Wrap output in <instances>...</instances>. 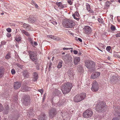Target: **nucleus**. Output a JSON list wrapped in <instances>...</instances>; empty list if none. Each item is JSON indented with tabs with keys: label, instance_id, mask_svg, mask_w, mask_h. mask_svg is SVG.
<instances>
[{
	"label": "nucleus",
	"instance_id": "nucleus-47",
	"mask_svg": "<svg viewBox=\"0 0 120 120\" xmlns=\"http://www.w3.org/2000/svg\"><path fill=\"white\" fill-rule=\"evenodd\" d=\"M75 14V16H76L77 17H79V14L78 12L77 11H76L74 14Z\"/></svg>",
	"mask_w": 120,
	"mask_h": 120
},
{
	"label": "nucleus",
	"instance_id": "nucleus-3",
	"mask_svg": "<svg viewBox=\"0 0 120 120\" xmlns=\"http://www.w3.org/2000/svg\"><path fill=\"white\" fill-rule=\"evenodd\" d=\"M64 23V26L66 28H72L75 24L73 21L71 19L65 20Z\"/></svg>",
	"mask_w": 120,
	"mask_h": 120
},
{
	"label": "nucleus",
	"instance_id": "nucleus-45",
	"mask_svg": "<svg viewBox=\"0 0 120 120\" xmlns=\"http://www.w3.org/2000/svg\"><path fill=\"white\" fill-rule=\"evenodd\" d=\"M15 70L13 69H12L11 71V72L12 75L14 74L15 73Z\"/></svg>",
	"mask_w": 120,
	"mask_h": 120
},
{
	"label": "nucleus",
	"instance_id": "nucleus-30",
	"mask_svg": "<svg viewBox=\"0 0 120 120\" xmlns=\"http://www.w3.org/2000/svg\"><path fill=\"white\" fill-rule=\"evenodd\" d=\"M56 4L59 7H60L62 8H64V6L61 2H56Z\"/></svg>",
	"mask_w": 120,
	"mask_h": 120
},
{
	"label": "nucleus",
	"instance_id": "nucleus-25",
	"mask_svg": "<svg viewBox=\"0 0 120 120\" xmlns=\"http://www.w3.org/2000/svg\"><path fill=\"white\" fill-rule=\"evenodd\" d=\"M117 78L115 76H112L111 81L112 82V83H116L117 80Z\"/></svg>",
	"mask_w": 120,
	"mask_h": 120
},
{
	"label": "nucleus",
	"instance_id": "nucleus-53",
	"mask_svg": "<svg viewBox=\"0 0 120 120\" xmlns=\"http://www.w3.org/2000/svg\"><path fill=\"white\" fill-rule=\"evenodd\" d=\"M76 40L77 41H79L80 42H82V40L80 38H76Z\"/></svg>",
	"mask_w": 120,
	"mask_h": 120
},
{
	"label": "nucleus",
	"instance_id": "nucleus-40",
	"mask_svg": "<svg viewBox=\"0 0 120 120\" xmlns=\"http://www.w3.org/2000/svg\"><path fill=\"white\" fill-rule=\"evenodd\" d=\"M4 109V107L3 105L0 103V112L2 111Z\"/></svg>",
	"mask_w": 120,
	"mask_h": 120
},
{
	"label": "nucleus",
	"instance_id": "nucleus-28",
	"mask_svg": "<svg viewBox=\"0 0 120 120\" xmlns=\"http://www.w3.org/2000/svg\"><path fill=\"white\" fill-rule=\"evenodd\" d=\"M4 69L3 68H0V78L4 74Z\"/></svg>",
	"mask_w": 120,
	"mask_h": 120
},
{
	"label": "nucleus",
	"instance_id": "nucleus-34",
	"mask_svg": "<svg viewBox=\"0 0 120 120\" xmlns=\"http://www.w3.org/2000/svg\"><path fill=\"white\" fill-rule=\"evenodd\" d=\"M63 63V61H60L58 65L57 66V68H61L62 66V64Z\"/></svg>",
	"mask_w": 120,
	"mask_h": 120
},
{
	"label": "nucleus",
	"instance_id": "nucleus-54",
	"mask_svg": "<svg viewBox=\"0 0 120 120\" xmlns=\"http://www.w3.org/2000/svg\"><path fill=\"white\" fill-rule=\"evenodd\" d=\"M115 35L116 37H120V32L116 34Z\"/></svg>",
	"mask_w": 120,
	"mask_h": 120
},
{
	"label": "nucleus",
	"instance_id": "nucleus-13",
	"mask_svg": "<svg viewBox=\"0 0 120 120\" xmlns=\"http://www.w3.org/2000/svg\"><path fill=\"white\" fill-rule=\"evenodd\" d=\"M33 81L34 82L37 81L38 78V74L37 72H34L32 74Z\"/></svg>",
	"mask_w": 120,
	"mask_h": 120
},
{
	"label": "nucleus",
	"instance_id": "nucleus-44",
	"mask_svg": "<svg viewBox=\"0 0 120 120\" xmlns=\"http://www.w3.org/2000/svg\"><path fill=\"white\" fill-rule=\"evenodd\" d=\"M72 16L74 18L77 20L78 21L79 19V17L77 18L76 17L75 14H73Z\"/></svg>",
	"mask_w": 120,
	"mask_h": 120
},
{
	"label": "nucleus",
	"instance_id": "nucleus-6",
	"mask_svg": "<svg viewBox=\"0 0 120 120\" xmlns=\"http://www.w3.org/2000/svg\"><path fill=\"white\" fill-rule=\"evenodd\" d=\"M113 108L114 109V114L116 116V117L113 118L112 120H120V113L118 111V110L120 111V107H119V108L115 107Z\"/></svg>",
	"mask_w": 120,
	"mask_h": 120
},
{
	"label": "nucleus",
	"instance_id": "nucleus-59",
	"mask_svg": "<svg viewBox=\"0 0 120 120\" xmlns=\"http://www.w3.org/2000/svg\"><path fill=\"white\" fill-rule=\"evenodd\" d=\"M6 43V42L4 41H2L1 42V44L2 45H5Z\"/></svg>",
	"mask_w": 120,
	"mask_h": 120
},
{
	"label": "nucleus",
	"instance_id": "nucleus-36",
	"mask_svg": "<svg viewBox=\"0 0 120 120\" xmlns=\"http://www.w3.org/2000/svg\"><path fill=\"white\" fill-rule=\"evenodd\" d=\"M10 57V54L9 53H8L5 56V58L7 59H9Z\"/></svg>",
	"mask_w": 120,
	"mask_h": 120
},
{
	"label": "nucleus",
	"instance_id": "nucleus-15",
	"mask_svg": "<svg viewBox=\"0 0 120 120\" xmlns=\"http://www.w3.org/2000/svg\"><path fill=\"white\" fill-rule=\"evenodd\" d=\"M77 95L79 98L80 101L84 100L86 97V94L84 93H82L80 94Z\"/></svg>",
	"mask_w": 120,
	"mask_h": 120
},
{
	"label": "nucleus",
	"instance_id": "nucleus-18",
	"mask_svg": "<svg viewBox=\"0 0 120 120\" xmlns=\"http://www.w3.org/2000/svg\"><path fill=\"white\" fill-rule=\"evenodd\" d=\"M23 25V27L25 28L26 30L29 31L31 30V27L29 24L24 23Z\"/></svg>",
	"mask_w": 120,
	"mask_h": 120
},
{
	"label": "nucleus",
	"instance_id": "nucleus-29",
	"mask_svg": "<svg viewBox=\"0 0 120 120\" xmlns=\"http://www.w3.org/2000/svg\"><path fill=\"white\" fill-rule=\"evenodd\" d=\"M9 109V108L8 105L6 106L4 109V113L5 114H7L8 113V110Z\"/></svg>",
	"mask_w": 120,
	"mask_h": 120
},
{
	"label": "nucleus",
	"instance_id": "nucleus-43",
	"mask_svg": "<svg viewBox=\"0 0 120 120\" xmlns=\"http://www.w3.org/2000/svg\"><path fill=\"white\" fill-rule=\"evenodd\" d=\"M35 64L36 66L37 70H39V67L40 66V64H39V63H35Z\"/></svg>",
	"mask_w": 120,
	"mask_h": 120
},
{
	"label": "nucleus",
	"instance_id": "nucleus-9",
	"mask_svg": "<svg viewBox=\"0 0 120 120\" xmlns=\"http://www.w3.org/2000/svg\"><path fill=\"white\" fill-rule=\"evenodd\" d=\"M99 89V86L98 82L95 80H94L93 83L91 90L93 91H97Z\"/></svg>",
	"mask_w": 120,
	"mask_h": 120
},
{
	"label": "nucleus",
	"instance_id": "nucleus-58",
	"mask_svg": "<svg viewBox=\"0 0 120 120\" xmlns=\"http://www.w3.org/2000/svg\"><path fill=\"white\" fill-rule=\"evenodd\" d=\"M45 97H46V95L45 94H44V95L43 98V100H42L43 101H44L45 100Z\"/></svg>",
	"mask_w": 120,
	"mask_h": 120
},
{
	"label": "nucleus",
	"instance_id": "nucleus-32",
	"mask_svg": "<svg viewBox=\"0 0 120 120\" xmlns=\"http://www.w3.org/2000/svg\"><path fill=\"white\" fill-rule=\"evenodd\" d=\"M21 38L19 36H17L15 38V40L17 42H19L21 40Z\"/></svg>",
	"mask_w": 120,
	"mask_h": 120
},
{
	"label": "nucleus",
	"instance_id": "nucleus-5",
	"mask_svg": "<svg viewBox=\"0 0 120 120\" xmlns=\"http://www.w3.org/2000/svg\"><path fill=\"white\" fill-rule=\"evenodd\" d=\"M28 52L29 54L30 59L33 61L36 62L37 61V58L36 52L30 50Z\"/></svg>",
	"mask_w": 120,
	"mask_h": 120
},
{
	"label": "nucleus",
	"instance_id": "nucleus-19",
	"mask_svg": "<svg viewBox=\"0 0 120 120\" xmlns=\"http://www.w3.org/2000/svg\"><path fill=\"white\" fill-rule=\"evenodd\" d=\"M37 19L33 16L30 17L29 19V22L31 23H33L37 21Z\"/></svg>",
	"mask_w": 120,
	"mask_h": 120
},
{
	"label": "nucleus",
	"instance_id": "nucleus-60",
	"mask_svg": "<svg viewBox=\"0 0 120 120\" xmlns=\"http://www.w3.org/2000/svg\"><path fill=\"white\" fill-rule=\"evenodd\" d=\"M60 38H59L58 37L56 36V40L59 41L60 40Z\"/></svg>",
	"mask_w": 120,
	"mask_h": 120
},
{
	"label": "nucleus",
	"instance_id": "nucleus-2",
	"mask_svg": "<svg viewBox=\"0 0 120 120\" xmlns=\"http://www.w3.org/2000/svg\"><path fill=\"white\" fill-rule=\"evenodd\" d=\"M106 106L104 102H101L98 103L96 106V110L98 112L103 111L105 109Z\"/></svg>",
	"mask_w": 120,
	"mask_h": 120
},
{
	"label": "nucleus",
	"instance_id": "nucleus-7",
	"mask_svg": "<svg viewBox=\"0 0 120 120\" xmlns=\"http://www.w3.org/2000/svg\"><path fill=\"white\" fill-rule=\"evenodd\" d=\"M85 66L88 69L91 68L95 66V63L93 61L87 60L85 61Z\"/></svg>",
	"mask_w": 120,
	"mask_h": 120
},
{
	"label": "nucleus",
	"instance_id": "nucleus-55",
	"mask_svg": "<svg viewBox=\"0 0 120 120\" xmlns=\"http://www.w3.org/2000/svg\"><path fill=\"white\" fill-rule=\"evenodd\" d=\"M51 22L54 25H56L57 24V23L55 21H52Z\"/></svg>",
	"mask_w": 120,
	"mask_h": 120
},
{
	"label": "nucleus",
	"instance_id": "nucleus-17",
	"mask_svg": "<svg viewBox=\"0 0 120 120\" xmlns=\"http://www.w3.org/2000/svg\"><path fill=\"white\" fill-rule=\"evenodd\" d=\"M100 75V73L98 72H96L93 73L91 75V78L93 79H96Z\"/></svg>",
	"mask_w": 120,
	"mask_h": 120
},
{
	"label": "nucleus",
	"instance_id": "nucleus-16",
	"mask_svg": "<svg viewBox=\"0 0 120 120\" xmlns=\"http://www.w3.org/2000/svg\"><path fill=\"white\" fill-rule=\"evenodd\" d=\"M65 59L67 62L71 63L72 60V58L71 55L69 54H67L65 56Z\"/></svg>",
	"mask_w": 120,
	"mask_h": 120
},
{
	"label": "nucleus",
	"instance_id": "nucleus-64",
	"mask_svg": "<svg viewBox=\"0 0 120 120\" xmlns=\"http://www.w3.org/2000/svg\"><path fill=\"white\" fill-rule=\"evenodd\" d=\"M34 5L35 6V8H38V5L36 4H35Z\"/></svg>",
	"mask_w": 120,
	"mask_h": 120
},
{
	"label": "nucleus",
	"instance_id": "nucleus-14",
	"mask_svg": "<svg viewBox=\"0 0 120 120\" xmlns=\"http://www.w3.org/2000/svg\"><path fill=\"white\" fill-rule=\"evenodd\" d=\"M22 83L19 82H15L14 83V88L15 90H17L19 88L21 85Z\"/></svg>",
	"mask_w": 120,
	"mask_h": 120
},
{
	"label": "nucleus",
	"instance_id": "nucleus-8",
	"mask_svg": "<svg viewBox=\"0 0 120 120\" xmlns=\"http://www.w3.org/2000/svg\"><path fill=\"white\" fill-rule=\"evenodd\" d=\"M93 114L92 111L90 109H89L86 110L83 113V116L86 118H88L91 117Z\"/></svg>",
	"mask_w": 120,
	"mask_h": 120
},
{
	"label": "nucleus",
	"instance_id": "nucleus-38",
	"mask_svg": "<svg viewBox=\"0 0 120 120\" xmlns=\"http://www.w3.org/2000/svg\"><path fill=\"white\" fill-rule=\"evenodd\" d=\"M111 4V2L109 1H107L105 3V5L107 7L109 6V5Z\"/></svg>",
	"mask_w": 120,
	"mask_h": 120
},
{
	"label": "nucleus",
	"instance_id": "nucleus-63",
	"mask_svg": "<svg viewBox=\"0 0 120 120\" xmlns=\"http://www.w3.org/2000/svg\"><path fill=\"white\" fill-rule=\"evenodd\" d=\"M115 56L117 57L118 58H120V56L119 55H115Z\"/></svg>",
	"mask_w": 120,
	"mask_h": 120
},
{
	"label": "nucleus",
	"instance_id": "nucleus-10",
	"mask_svg": "<svg viewBox=\"0 0 120 120\" xmlns=\"http://www.w3.org/2000/svg\"><path fill=\"white\" fill-rule=\"evenodd\" d=\"M49 115L50 117L52 119L53 118L56 114V109L54 108H52L51 109L49 112Z\"/></svg>",
	"mask_w": 120,
	"mask_h": 120
},
{
	"label": "nucleus",
	"instance_id": "nucleus-56",
	"mask_svg": "<svg viewBox=\"0 0 120 120\" xmlns=\"http://www.w3.org/2000/svg\"><path fill=\"white\" fill-rule=\"evenodd\" d=\"M73 52L74 54H77L78 53V52L77 50H74Z\"/></svg>",
	"mask_w": 120,
	"mask_h": 120
},
{
	"label": "nucleus",
	"instance_id": "nucleus-37",
	"mask_svg": "<svg viewBox=\"0 0 120 120\" xmlns=\"http://www.w3.org/2000/svg\"><path fill=\"white\" fill-rule=\"evenodd\" d=\"M16 67L19 69H20L22 68V65L19 64H17L16 65Z\"/></svg>",
	"mask_w": 120,
	"mask_h": 120
},
{
	"label": "nucleus",
	"instance_id": "nucleus-20",
	"mask_svg": "<svg viewBox=\"0 0 120 120\" xmlns=\"http://www.w3.org/2000/svg\"><path fill=\"white\" fill-rule=\"evenodd\" d=\"M21 88L22 90L23 91H27L30 90V87H28L26 86H22Z\"/></svg>",
	"mask_w": 120,
	"mask_h": 120
},
{
	"label": "nucleus",
	"instance_id": "nucleus-33",
	"mask_svg": "<svg viewBox=\"0 0 120 120\" xmlns=\"http://www.w3.org/2000/svg\"><path fill=\"white\" fill-rule=\"evenodd\" d=\"M47 37L56 40V36H54L52 35H49L47 36Z\"/></svg>",
	"mask_w": 120,
	"mask_h": 120
},
{
	"label": "nucleus",
	"instance_id": "nucleus-39",
	"mask_svg": "<svg viewBox=\"0 0 120 120\" xmlns=\"http://www.w3.org/2000/svg\"><path fill=\"white\" fill-rule=\"evenodd\" d=\"M60 92L58 90H56L54 92V93L56 95H58L60 93Z\"/></svg>",
	"mask_w": 120,
	"mask_h": 120
},
{
	"label": "nucleus",
	"instance_id": "nucleus-35",
	"mask_svg": "<svg viewBox=\"0 0 120 120\" xmlns=\"http://www.w3.org/2000/svg\"><path fill=\"white\" fill-rule=\"evenodd\" d=\"M110 29L112 31H114L116 30L115 26L112 24L111 25Z\"/></svg>",
	"mask_w": 120,
	"mask_h": 120
},
{
	"label": "nucleus",
	"instance_id": "nucleus-57",
	"mask_svg": "<svg viewBox=\"0 0 120 120\" xmlns=\"http://www.w3.org/2000/svg\"><path fill=\"white\" fill-rule=\"evenodd\" d=\"M28 40L30 41H32V39L30 37H28Z\"/></svg>",
	"mask_w": 120,
	"mask_h": 120
},
{
	"label": "nucleus",
	"instance_id": "nucleus-11",
	"mask_svg": "<svg viewBox=\"0 0 120 120\" xmlns=\"http://www.w3.org/2000/svg\"><path fill=\"white\" fill-rule=\"evenodd\" d=\"M84 33L86 34H89L92 32V29L90 27L88 26H85L84 28Z\"/></svg>",
	"mask_w": 120,
	"mask_h": 120
},
{
	"label": "nucleus",
	"instance_id": "nucleus-52",
	"mask_svg": "<svg viewBox=\"0 0 120 120\" xmlns=\"http://www.w3.org/2000/svg\"><path fill=\"white\" fill-rule=\"evenodd\" d=\"M38 91L40 92L42 94L43 92V89H42L41 90H38Z\"/></svg>",
	"mask_w": 120,
	"mask_h": 120
},
{
	"label": "nucleus",
	"instance_id": "nucleus-61",
	"mask_svg": "<svg viewBox=\"0 0 120 120\" xmlns=\"http://www.w3.org/2000/svg\"><path fill=\"white\" fill-rule=\"evenodd\" d=\"M36 4V2L34 1H32V4L33 5H34Z\"/></svg>",
	"mask_w": 120,
	"mask_h": 120
},
{
	"label": "nucleus",
	"instance_id": "nucleus-31",
	"mask_svg": "<svg viewBox=\"0 0 120 120\" xmlns=\"http://www.w3.org/2000/svg\"><path fill=\"white\" fill-rule=\"evenodd\" d=\"M18 118V116H15L14 117H13L12 118L11 120H9V119H5L4 120H17Z\"/></svg>",
	"mask_w": 120,
	"mask_h": 120
},
{
	"label": "nucleus",
	"instance_id": "nucleus-48",
	"mask_svg": "<svg viewBox=\"0 0 120 120\" xmlns=\"http://www.w3.org/2000/svg\"><path fill=\"white\" fill-rule=\"evenodd\" d=\"M111 47L110 46H108L106 48V50L108 52H109L110 50Z\"/></svg>",
	"mask_w": 120,
	"mask_h": 120
},
{
	"label": "nucleus",
	"instance_id": "nucleus-24",
	"mask_svg": "<svg viewBox=\"0 0 120 120\" xmlns=\"http://www.w3.org/2000/svg\"><path fill=\"white\" fill-rule=\"evenodd\" d=\"M80 58L79 57H77L75 58L74 59V61L75 65H77L78 63L80 61Z\"/></svg>",
	"mask_w": 120,
	"mask_h": 120
},
{
	"label": "nucleus",
	"instance_id": "nucleus-4",
	"mask_svg": "<svg viewBox=\"0 0 120 120\" xmlns=\"http://www.w3.org/2000/svg\"><path fill=\"white\" fill-rule=\"evenodd\" d=\"M30 98L29 95H25L22 100V104L24 105H27L30 104Z\"/></svg>",
	"mask_w": 120,
	"mask_h": 120
},
{
	"label": "nucleus",
	"instance_id": "nucleus-27",
	"mask_svg": "<svg viewBox=\"0 0 120 120\" xmlns=\"http://www.w3.org/2000/svg\"><path fill=\"white\" fill-rule=\"evenodd\" d=\"M32 110L30 109L28 111V112H27V116L30 117L32 116Z\"/></svg>",
	"mask_w": 120,
	"mask_h": 120
},
{
	"label": "nucleus",
	"instance_id": "nucleus-22",
	"mask_svg": "<svg viewBox=\"0 0 120 120\" xmlns=\"http://www.w3.org/2000/svg\"><path fill=\"white\" fill-rule=\"evenodd\" d=\"M68 75L70 77V78L72 79L73 78V76L74 75V72L73 71L71 70L69 71L68 72Z\"/></svg>",
	"mask_w": 120,
	"mask_h": 120
},
{
	"label": "nucleus",
	"instance_id": "nucleus-12",
	"mask_svg": "<svg viewBox=\"0 0 120 120\" xmlns=\"http://www.w3.org/2000/svg\"><path fill=\"white\" fill-rule=\"evenodd\" d=\"M47 116L44 113L41 114L38 116V119L39 120H46Z\"/></svg>",
	"mask_w": 120,
	"mask_h": 120
},
{
	"label": "nucleus",
	"instance_id": "nucleus-49",
	"mask_svg": "<svg viewBox=\"0 0 120 120\" xmlns=\"http://www.w3.org/2000/svg\"><path fill=\"white\" fill-rule=\"evenodd\" d=\"M90 13H93L94 12L93 11L91 10L90 8L87 10Z\"/></svg>",
	"mask_w": 120,
	"mask_h": 120
},
{
	"label": "nucleus",
	"instance_id": "nucleus-41",
	"mask_svg": "<svg viewBox=\"0 0 120 120\" xmlns=\"http://www.w3.org/2000/svg\"><path fill=\"white\" fill-rule=\"evenodd\" d=\"M77 69L79 72H81L83 70L81 66H79V67Z\"/></svg>",
	"mask_w": 120,
	"mask_h": 120
},
{
	"label": "nucleus",
	"instance_id": "nucleus-42",
	"mask_svg": "<svg viewBox=\"0 0 120 120\" xmlns=\"http://www.w3.org/2000/svg\"><path fill=\"white\" fill-rule=\"evenodd\" d=\"M86 7L87 10L90 8V6L87 3L86 4Z\"/></svg>",
	"mask_w": 120,
	"mask_h": 120
},
{
	"label": "nucleus",
	"instance_id": "nucleus-26",
	"mask_svg": "<svg viewBox=\"0 0 120 120\" xmlns=\"http://www.w3.org/2000/svg\"><path fill=\"white\" fill-rule=\"evenodd\" d=\"M79 99L77 94L74 97V101L76 102H78L80 101Z\"/></svg>",
	"mask_w": 120,
	"mask_h": 120
},
{
	"label": "nucleus",
	"instance_id": "nucleus-1",
	"mask_svg": "<svg viewBox=\"0 0 120 120\" xmlns=\"http://www.w3.org/2000/svg\"><path fill=\"white\" fill-rule=\"evenodd\" d=\"M72 87V84L70 82H67L64 84L62 86V91L63 94H65L69 93Z\"/></svg>",
	"mask_w": 120,
	"mask_h": 120
},
{
	"label": "nucleus",
	"instance_id": "nucleus-21",
	"mask_svg": "<svg viewBox=\"0 0 120 120\" xmlns=\"http://www.w3.org/2000/svg\"><path fill=\"white\" fill-rule=\"evenodd\" d=\"M30 73L27 72V71H24L23 73V75L25 78H28L30 76Z\"/></svg>",
	"mask_w": 120,
	"mask_h": 120
},
{
	"label": "nucleus",
	"instance_id": "nucleus-51",
	"mask_svg": "<svg viewBox=\"0 0 120 120\" xmlns=\"http://www.w3.org/2000/svg\"><path fill=\"white\" fill-rule=\"evenodd\" d=\"M6 30L9 33H10L11 31V29L9 28H7Z\"/></svg>",
	"mask_w": 120,
	"mask_h": 120
},
{
	"label": "nucleus",
	"instance_id": "nucleus-62",
	"mask_svg": "<svg viewBox=\"0 0 120 120\" xmlns=\"http://www.w3.org/2000/svg\"><path fill=\"white\" fill-rule=\"evenodd\" d=\"M57 105H58V106H60L61 105H62V104H60V101L59 102L57 103Z\"/></svg>",
	"mask_w": 120,
	"mask_h": 120
},
{
	"label": "nucleus",
	"instance_id": "nucleus-46",
	"mask_svg": "<svg viewBox=\"0 0 120 120\" xmlns=\"http://www.w3.org/2000/svg\"><path fill=\"white\" fill-rule=\"evenodd\" d=\"M98 21L100 23H103V21H102V19L99 18H98Z\"/></svg>",
	"mask_w": 120,
	"mask_h": 120
},
{
	"label": "nucleus",
	"instance_id": "nucleus-50",
	"mask_svg": "<svg viewBox=\"0 0 120 120\" xmlns=\"http://www.w3.org/2000/svg\"><path fill=\"white\" fill-rule=\"evenodd\" d=\"M71 0H68V3L70 5H71L72 4V2L71 1Z\"/></svg>",
	"mask_w": 120,
	"mask_h": 120
},
{
	"label": "nucleus",
	"instance_id": "nucleus-23",
	"mask_svg": "<svg viewBox=\"0 0 120 120\" xmlns=\"http://www.w3.org/2000/svg\"><path fill=\"white\" fill-rule=\"evenodd\" d=\"M20 30L21 32L26 36L28 37H30V35L28 32L23 29H20Z\"/></svg>",
	"mask_w": 120,
	"mask_h": 120
}]
</instances>
